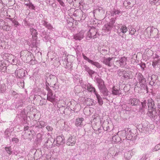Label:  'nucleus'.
<instances>
[{"label": "nucleus", "instance_id": "nucleus-42", "mask_svg": "<svg viewBox=\"0 0 160 160\" xmlns=\"http://www.w3.org/2000/svg\"><path fill=\"white\" fill-rule=\"evenodd\" d=\"M12 23L14 24V25L18 26L19 25V23L16 21H13Z\"/></svg>", "mask_w": 160, "mask_h": 160}, {"label": "nucleus", "instance_id": "nucleus-1", "mask_svg": "<svg viewBox=\"0 0 160 160\" xmlns=\"http://www.w3.org/2000/svg\"><path fill=\"white\" fill-rule=\"evenodd\" d=\"M20 56L22 60L25 62H28L32 59V53L27 50L21 51Z\"/></svg>", "mask_w": 160, "mask_h": 160}, {"label": "nucleus", "instance_id": "nucleus-33", "mask_svg": "<svg viewBox=\"0 0 160 160\" xmlns=\"http://www.w3.org/2000/svg\"><path fill=\"white\" fill-rule=\"evenodd\" d=\"M125 157L127 159H129L131 157L130 152H127L124 154Z\"/></svg>", "mask_w": 160, "mask_h": 160}, {"label": "nucleus", "instance_id": "nucleus-35", "mask_svg": "<svg viewBox=\"0 0 160 160\" xmlns=\"http://www.w3.org/2000/svg\"><path fill=\"white\" fill-rule=\"evenodd\" d=\"M82 56L84 59L87 61L89 63H90L92 60L88 58L84 54H82Z\"/></svg>", "mask_w": 160, "mask_h": 160}, {"label": "nucleus", "instance_id": "nucleus-10", "mask_svg": "<svg viewBox=\"0 0 160 160\" xmlns=\"http://www.w3.org/2000/svg\"><path fill=\"white\" fill-rule=\"evenodd\" d=\"M135 3V0H125L124 1L123 4L127 8H129V7H128V6L131 5L132 3L134 4Z\"/></svg>", "mask_w": 160, "mask_h": 160}, {"label": "nucleus", "instance_id": "nucleus-3", "mask_svg": "<svg viewBox=\"0 0 160 160\" xmlns=\"http://www.w3.org/2000/svg\"><path fill=\"white\" fill-rule=\"evenodd\" d=\"M76 138L74 136H71L67 139L66 144L67 145L72 146H74L76 143Z\"/></svg>", "mask_w": 160, "mask_h": 160}, {"label": "nucleus", "instance_id": "nucleus-43", "mask_svg": "<svg viewBox=\"0 0 160 160\" xmlns=\"http://www.w3.org/2000/svg\"><path fill=\"white\" fill-rule=\"evenodd\" d=\"M58 2H59L60 4L62 6L64 5V3L62 1V0H57Z\"/></svg>", "mask_w": 160, "mask_h": 160}, {"label": "nucleus", "instance_id": "nucleus-19", "mask_svg": "<svg viewBox=\"0 0 160 160\" xmlns=\"http://www.w3.org/2000/svg\"><path fill=\"white\" fill-rule=\"evenodd\" d=\"M100 90L104 96H107L108 95V92L106 87Z\"/></svg>", "mask_w": 160, "mask_h": 160}, {"label": "nucleus", "instance_id": "nucleus-18", "mask_svg": "<svg viewBox=\"0 0 160 160\" xmlns=\"http://www.w3.org/2000/svg\"><path fill=\"white\" fill-rule=\"evenodd\" d=\"M30 31L31 32V34L32 35V37H37L38 35V32L37 31L33 28H30Z\"/></svg>", "mask_w": 160, "mask_h": 160}, {"label": "nucleus", "instance_id": "nucleus-24", "mask_svg": "<svg viewBox=\"0 0 160 160\" xmlns=\"http://www.w3.org/2000/svg\"><path fill=\"white\" fill-rule=\"evenodd\" d=\"M7 43L6 42L1 41L0 42V48L2 49L6 48L7 47Z\"/></svg>", "mask_w": 160, "mask_h": 160}, {"label": "nucleus", "instance_id": "nucleus-34", "mask_svg": "<svg viewBox=\"0 0 160 160\" xmlns=\"http://www.w3.org/2000/svg\"><path fill=\"white\" fill-rule=\"evenodd\" d=\"M5 149L7 152L9 154H11L12 153V151H11L10 147H5Z\"/></svg>", "mask_w": 160, "mask_h": 160}, {"label": "nucleus", "instance_id": "nucleus-45", "mask_svg": "<svg viewBox=\"0 0 160 160\" xmlns=\"http://www.w3.org/2000/svg\"><path fill=\"white\" fill-rule=\"evenodd\" d=\"M85 70L88 72L90 70V69L89 68V67L86 66H85Z\"/></svg>", "mask_w": 160, "mask_h": 160}, {"label": "nucleus", "instance_id": "nucleus-22", "mask_svg": "<svg viewBox=\"0 0 160 160\" xmlns=\"http://www.w3.org/2000/svg\"><path fill=\"white\" fill-rule=\"evenodd\" d=\"M148 108H152L153 104V101L152 99L150 98L148 100Z\"/></svg>", "mask_w": 160, "mask_h": 160}, {"label": "nucleus", "instance_id": "nucleus-38", "mask_svg": "<svg viewBox=\"0 0 160 160\" xmlns=\"http://www.w3.org/2000/svg\"><path fill=\"white\" fill-rule=\"evenodd\" d=\"M104 26L106 29L108 31H109L111 29V28L110 26L108 24L105 25Z\"/></svg>", "mask_w": 160, "mask_h": 160}, {"label": "nucleus", "instance_id": "nucleus-12", "mask_svg": "<svg viewBox=\"0 0 160 160\" xmlns=\"http://www.w3.org/2000/svg\"><path fill=\"white\" fill-rule=\"evenodd\" d=\"M84 118H77L75 121V125L77 127H81L83 125L82 122Z\"/></svg>", "mask_w": 160, "mask_h": 160}, {"label": "nucleus", "instance_id": "nucleus-28", "mask_svg": "<svg viewBox=\"0 0 160 160\" xmlns=\"http://www.w3.org/2000/svg\"><path fill=\"white\" fill-rule=\"evenodd\" d=\"M87 89L88 90L89 92H94L95 94V92H97L95 91V88L91 86H88L87 87Z\"/></svg>", "mask_w": 160, "mask_h": 160}, {"label": "nucleus", "instance_id": "nucleus-37", "mask_svg": "<svg viewBox=\"0 0 160 160\" xmlns=\"http://www.w3.org/2000/svg\"><path fill=\"white\" fill-rule=\"evenodd\" d=\"M159 0H149V2L152 4H155Z\"/></svg>", "mask_w": 160, "mask_h": 160}, {"label": "nucleus", "instance_id": "nucleus-41", "mask_svg": "<svg viewBox=\"0 0 160 160\" xmlns=\"http://www.w3.org/2000/svg\"><path fill=\"white\" fill-rule=\"evenodd\" d=\"M12 141L15 142L16 143H18L19 141L18 139L17 138H13L12 140Z\"/></svg>", "mask_w": 160, "mask_h": 160}, {"label": "nucleus", "instance_id": "nucleus-11", "mask_svg": "<svg viewBox=\"0 0 160 160\" xmlns=\"http://www.w3.org/2000/svg\"><path fill=\"white\" fill-rule=\"evenodd\" d=\"M17 76L19 78H22L25 75L24 70L23 69H19L16 71Z\"/></svg>", "mask_w": 160, "mask_h": 160}, {"label": "nucleus", "instance_id": "nucleus-48", "mask_svg": "<svg viewBox=\"0 0 160 160\" xmlns=\"http://www.w3.org/2000/svg\"><path fill=\"white\" fill-rule=\"evenodd\" d=\"M3 7V5L2 3V2H1V1H0V9L2 8Z\"/></svg>", "mask_w": 160, "mask_h": 160}, {"label": "nucleus", "instance_id": "nucleus-9", "mask_svg": "<svg viewBox=\"0 0 160 160\" xmlns=\"http://www.w3.org/2000/svg\"><path fill=\"white\" fill-rule=\"evenodd\" d=\"M112 93L115 95H119L122 94L120 88L115 86H114L112 88Z\"/></svg>", "mask_w": 160, "mask_h": 160}, {"label": "nucleus", "instance_id": "nucleus-51", "mask_svg": "<svg viewBox=\"0 0 160 160\" xmlns=\"http://www.w3.org/2000/svg\"><path fill=\"white\" fill-rule=\"evenodd\" d=\"M159 117H160V110L159 111Z\"/></svg>", "mask_w": 160, "mask_h": 160}, {"label": "nucleus", "instance_id": "nucleus-16", "mask_svg": "<svg viewBox=\"0 0 160 160\" xmlns=\"http://www.w3.org/2000/svg\"><path fill=\"white\" fill-rule=\"evenodd\" d=\"M155 28H152L148 27L146 30L148 33V36H154L155 35L154 32V30H155Z\"/></svg>", "mask_w": 160, "mask_h": 160}, {"label": "nucleus", "instance_id": "nucleus-13", "mask_svg": "<svg viewBox=\"0 0 160 160\" xmlns=\"http://www.w3.org/2000/svg\"><path fill=\"white\" fill-rule=\"evenodd\" d=\"M137 78L139 82L138 83L140 84V86L142 87L143 84V82H145V79L141 73H139L138 76Z\"/></svg>", "mask_w": 160, "mask_h": 160}, {"label": "nucleus", "instance_id": "nucleus-15", "mask_svg": "<svg viewBox=\"0 0 160 160\" xmlns=\"http://www.w3.org/2000/svg\"><path fill=\"white\" fill-rule=\"evenodd\" d=\"M97 81L98 83V87L100 89L105 87L104 81L101 79L98 78Z\"/></svg>", "mask_w": 160, "mask_h": 160}, {"label": "nucleus", "instance_id": "nucleus-7", "mask_svg": "<svg viewBox=\"0 0 160 160\" xmlns=\"http://www.w3.org/2000/svg\"><path fill=\"white\" fill-rule=\"evenodd\" d=\"M132 72L130 71H126L124 70L122 72L123 77L126 79H128L132 78Z\"/></svg>", "mask_w": 160, "mask_h": 160}, {"label": "nucleus", "instance_id": "nucleus-14", "mask_svg": "<svg viewBox=\"0 0 160 160\" xmlns=\"http://www.w3.org/2000/svg\"><path fill=\"white\" fill-rule=\"evenodd\" d=\"M84 33L81 32L74 36V38L76 40H81L83 38Z\"/></svg>", "mask_w": 160, "mask_h": 160}, {"label": "nucleus", "instance_id": "nucleus-49", "mask_svg": "<svg viewBox=\"0 0 160 160\" xmlns=\"http://www.w3.org/2000/svg\"><path fill=\"white\" fill-rule=\"evenodd\" d=\"M28 129V126H26L24 127V131H25L27 130Z\"/></svg>", "mask_w": 160, "mask_h": 160}, {"label": "nucleus", "instance_id": "nucleus-40", "mask_svg": "<svg viewBox=\"0 0 160 160\" xmlns=\"http://www.w3.org/2000/svg\"><path fill=\"white\" fill-rule=\"evenodd\" d=\"M146 101H144L143 102H141L142 108H144L146 107Z\"/></svg>", "mask_w": 160, "mask_h": 160}, {"label": "nucleus", "instance_id": "nucleus-44", "mask_svg": "<svg viewBox=\"0 0 160 160\" xmlns=\"http://www.w3.org/2000/svg\"><path fill=\"white\" fill-rule=\"evenodd\" d=\"M114 13L115 14H119L120 13V12L118 10H115L114 11Z\"/></svg>", "mask_w": 160, "mask_h": 160}, {"label": "nucleus", "instance_id": "nucleus-6", "mask_svg": "<svg viewBox=\"0 0 160 160\" xmlns=\"http://www.w3.org/2000/svg\"><path fill=\"white\" fill-rule=\"evenodd\" d=\"M140 100L135 98H131L129 99L128 103L132 106H137L139 104Z\"/></svg>", "mask_w": 160, "mask_h": 160}, {"label": "nucleus", "instance_id": "nucleus-50", "mask_svg": "<svg viewBox=\"0 0 160 160\" xmlns=\"http://www.w3.org/2000/svg\"><path fill=\"white\" fill-rule=\"evenodd\" d=\"M3 66L2 62V61H0V69H1V68Z\"/></svg>", "mask_w": 160, "mask_h": 160}, {"label": "nucleus", "instance_id": "nucleus-27", "mask_svg": "<svg viewBox=\"0 0 160 160\" xmlns=\"http://www.w3.org/2000/svg\"><path fill=\"white\" fill-rule=\"evenodd\" d=\"M90 63L95 66L98 68H100L101 67V65H100V64L98 62H94L92 60Z\"/></svg>", "mask_w": 160, "mask_h": 160}, {"label": "nucleus", "instance_id": "nucleus-5", "mask_svg": "<svg viewBox=\"0 0 160 160\" xmlns=\"http://www.w3.org/2000/svg\"><path fill=\"white\" fill-rule=\"evenodd\" d=\"M116 58L115 57H112L111 58H105L104 59L103 61V62L106 65L110 67L113 64H114L113 63H112L111 62L112 61H114Z\"/></svg>", "mask_w": 160, "mask_h": 160}, {"label": "nucleus", "instance_id": "nucleus-20", "mask_svg": "<svg viewBox=\"0 0 160 160\" xmlns=\"http://www.w3.org/2000/svg\"><path fill=\"white\" fill-rule=\"evenodd\" d=\"M120 30L122 33H125L128 31V28L125 25H123L121 27Z\"/></svg>", "mask_w": 160, "mask_h": 160}, {"label": "nucleus", "instance_id": "nucleus-52", "mask_svg": "<svg viewBox=\"0 0 160 160\" xmlns=\"http://www.w3.org/2000/svg\"><path fill=\"white\" fill-rule=\"evenodd\" d=\"M42 122H41V123H40V125H41V124H42Z\"/></svg>", "mask_w": 160, "mask_h": 160}, {"label": "nucleus", "instance_id": "nucleus-32", "mask_svg": "<svg viewBox=\"0 0 160 160\" xmlns=\"http://www.w3.org/2000/svg\"><path fill=\"white\" fill-rule=\"evenodd\" d=\"M98 10L100 14L102 15L105 14V11L102 8H99Z\"/></svg>", "mask_w": 160, "mask_h": 160}, {"label": "nucleus", "instance_id": "nucleus-21", "mask_svg": "<svg viewBox=\"0 0 160 160\" xmlns=\"http://www.w3.org/2000/svg\"><path fill=\"white\" fill-rule=\"evenodd\" d=\"M2 58L4 60H7L9 59V57L12 56L11 54H10L7 53H4L2 54Z\"/></svg>", "mask_w": 160, "mask_h": 160}, {"label": "nucleus", "instance_id": "nucleus-36", "mask_svg": "<svg viewBox=\"0 0 160 160\" xmlns=\"http://www.w3.org/2000/svg\"><path fill=\"white\" fill-rule=\"evenodd\" d=\"M159 149H160V143L155 146L154 150V151H157Z\"/></svg>", "mask_w": 160, "mask_h": 160}, {"label": "nucleus", "instance_id": "nucleus-8", "mask_svg": "<svg viewBox=\"0 0 160 160\" xmlns=\"http://www.w3.org/2000/svg\"><path fill=\"white\" fill-rule=\"evenodd\" d=\"M55 96L53 95L51 90L49 91L47 94V100L51 102H53L55 100Z\"/></svg>", "mask_w": 160, "mask_h": 160}, {"label": "nucleus", "instance_id": "nucleus-30", "mask_svg": "<svg viewBox=\"0 0 160 160\" xmlns=\"http://www.w3.org/2000/svg\"><path fill=\"white\" fill-rule=\"evenodd\" d=\"M160 62V60L158 59L157 60H154L152 62V66L154 68H155L158 63Z\"/></svg>", "mask_w": 160, "mask_h": 160}, {"label": "nucleus", "instance_id": "nucleus-53", "mask_svg": "<svg viewBox=\"0 0 160 160\" xmlns=\"http://www.w3.org/2000/svg\"><path fill=\"white\" fill-rule=\"evenodd\" d=\"M159 160H160V159H159Z\"/></svg>", "mask_w": 160, "mask_h": 160}, {"label": "nucleus", "instance_id": "nucleus-46", "mask_svg": "<svg viewBox=\"0 0 160 160\" xmlns=\"http://www.w3.org/2000/svg\"><path fill=\"white\" fill-rule=\"evenodd\" d=\"M88 73H89V74L92 75L94 73V72L92 70L90 69V70L88 72Z\"/></svg>", "mask_w": 160, "mask_h": 160}, {"label": "nucleus", "instance_id": "nucleus-23", "mask_svg": "<svg viewBox=\"0 0 160 160\" xmlns=\"http://www.w3.org/2000/svg\"><path fill=\"white\" fill-rule=\"evenodd\" d=\"M95 95L96 96L99 104L100 105H102L103 104V101L101 98L100 96L97 92H95Z\"/></svg>", "mask_w": 160, "mask_h": 160}, {"label": "nucleus", "instance_id": "nucleus-26", "mask_svg": "<svg viewBox=\"0 0 160 160\" xmlns=\"http://www.w3.org/2000/svg\"><path fill=\"white\" fill-rule=\"evenodd\" d=\"M10 26L8 25V23L7 22L4 27H3L2 30L4 31H8L10 30Z\"/></svg>", "mask_w": 160, "mask_h": 160}, {"label": "nucleus", "instance_id": "nucleus-39", "mask_svg": "<svg viewBox=\"0 0 160 160\" xmlns=\"http://www.w3.org/2000/svg\"><path fill=\"white\" fill-rule=\"evenodd\" d=\"M46 128L48 131H51L53 130L52 128V127L49 126H47L46 127Z\"/></svg>", "mask_w": 160, "mask_h": 160}, {"label": "nucleus", "instance_id": "nucleus-47", "mask_svg": "<svg viewBox=\"0 0 160 160\" xmlns=\"http://www.w3.org/2000/svg\"><path fill=\"white\" fill-rule=\"evenodd\" d=\"M47 27L49 29H52V27L51 26L50 24L48 25L47 26Z\"/></svg>", "mask_w": 160, "mask_h": 160}, {"label": "nucleus", "instance_id": "nucleus-31", "mask_svg": "<svg viewBox=\"0 0 160 160\" xmlns=\"http://www.w3.org/2000/svg\"><path fill=\"white\" fill-rule=\"evenodd\" d=\"M136 31L135 28H131L130 30L129 33L131 35H134Z\"/></svg>", "mask_w": 160, "mask_h": 160}, {"label": "nucleus", "instance_id": "nucleus-29", "mask_svg": "<svg viewBox=\"0 0 160 160\" xmlns=\"http://www.w3.org/2000/svg\"><path fill=\"white\" fill-rule=\"evenodd\" d=\"M139 84L138 83H137L135 86L134 90L136 92H139L141 90V88L139 87Z\"/></svg>", "mask_w": 160, "mask_h": 160}, {"label": "nucleus", "instance_id": "nucleus-17", "mask_svg": "<svg viewBox=\"0 0 160 160\" xmlns=\"http://www.w3.org/2000/svg\"><path fill=\"white\" fill-rule=\"evenodd\" d=\"M57 144L60 145L63 143V139L62 137L59 136L57 137L56 139Z\"/></svg>", "mask_w": 160, "mask_h": 160}, {"label": "nucleus", "instance_id": "nucleus-4", "mask_svg": "<svg viewBox=\"0 0 160 160\" xmlns=\"http://www.w3.org/2000/svg\"><path fill=\"white\" fill-rule=\"evenodd\" d=\"M97 32V29L95 28H92L90 29L88 32V35L90 38H94Z\"/></svg>", "mask_w": 160, "mask_h": 160}, {"label": "nucleus", "instance_id": "nucleus-2", "mask_svg": "<svg viewBox=\"0 0 160 160\" xmlns=\"http://www.w3.org/2000/svg\"><path fill=\"white\" fill-rule=\"evenodd\" d=\"M127 60V58L124 56L122 57L119 60L116 61L114 65L115 67L119 66L123 67L126 65V62Z\"/></svg>", "mask_w": 160, "mask_h": 160}, {"label": "nucleus", "instance_id": "nucleus-25", "mask_svg": "<svg viewBox=\"0 0 160 160\" xmlns=\"http://www.w3.org/2000/svg\"><path fill=\"white\" fill-rule=\"evenodd\" d=\"M7 22L5 21L2 19H0V28L1 29H2L3 27H4Z\"/></svg>", "mask_w": 160, "mask_h": 160}]
</instances>
